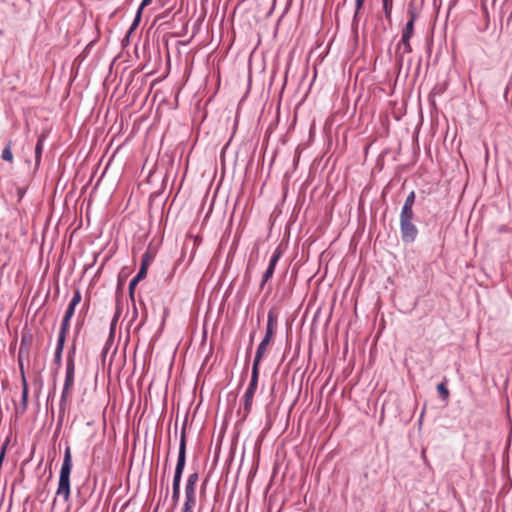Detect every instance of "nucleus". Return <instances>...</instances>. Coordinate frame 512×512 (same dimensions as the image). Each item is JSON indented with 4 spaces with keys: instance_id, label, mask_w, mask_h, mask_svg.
I'll list each match as a JSON object with an SVG mask.
<instances>
[{
    "instance_id": "f257e3e1",
    "label": "nucleus",
    "mask_w": 512,
    "mask_h": 512,
    "mask_svg": "<svg viewBox=\"0 0 512 512\" xmlns=\"http://www.w3.org/2000/svg\"><path fill=\"white\" fill-rule=\"evenodd\" d=\"M72 471V455L71 448L69 445L66 446L64 452L63 463L60 469L58 487L56 495L63 498L65 502L70 499L71 494V483L70 475Z\"/></svg>"
},
{
    "instance_id": "f03ea898",
    "label": "nucleus",
    "mask_w": 512,
    "mask_h": 512,
    "mask_svg": "<svg viewBox=\"0 0 512 512\" xmlns=\"http://www.w3.org/2000/svg\"><path fill=\"white\" fill-rule=\"evenodd\" d=\"M186 422H184L182 429H181V436H180V443H179V452H178V458L177 463L175 467L174 472V479L181 480L183 471L186 464Z\"/></svg>"
},
{
    "instance_id": "7ed1b4c3",
    "label": "nucleus",
    "mask_w": 512,
    "mask_h": 512,
    "mask_svg": "<svg viewBox=\"0 0 512 512\" xmlns=\"http://www.w3.org/2000/svg\"><path fill=\"white\" fill-rule=\"evenodd\" d=\"M75 355H76V346L73 344L68 353L66 359V373L64 385L66 387H72L74 385V377H75Z\"/></svg>"
},
{
    "instance_id": "20e7f679",
    "label": "nucleus",
    "mask_w": 512,
    "mask_h": 512,
    "mask_svg": "<svg viewBox=\"0 0 512 512\" xmlns=\"http://www.w3.org/2000/svg\"><path fill=\"white\" fill-rule=\"evenodd\" d=\"M400 233L403 243H413L418 236V229L413 221L400 220Z\"/></svg>"
},
{
    "instance_id": "39448f33",
    "label": "nucleus",
    "mask_w": 512,
    "mask_h": 512,
    "mask_svg": "<svg viewBox=\"0 0 512 512\" xmlns=\"http://www.w3.org/2000/svg\"><path fill=\"white\" fill-rule=\"evenodd\" d=\"M407 13L409 15V20L403 28L401 36V38H404L405 40L411 39L414 35V24L418 15L416 13L413 2L409 3Z\"/></svg>"
},
{
    "instance_id": "423d86ee",
    "label": "nucleus",
    "mask_w": 512,
    "mask_h": 512,
    "mask_svg": "<svg viewBox=\"0 0 512 512\" xmlns=\"http://www.w3.org/2000/svg\"><path fill=\"white\" fill-rule=\"evenodd\" d=\"M196 505V488L185 486V501L181 512H193Z\"/></svg>"
},
{
    "instance_id": "0eeeda50",
    "label": "nucleus",
    "mask_w": 512,
    "mask_h": 512,
    "mask_svg": "<svg viewBox=\"0 0 512 512\" xmlns=\"http://www.w3.org/2000/svg\"><path fill=\"white\" fill-rule=\"evenodd\" d=\"M277 325V315L273 309L269 310L267 315V325L264 339L271 341L273 339Z\"/></svg>"
},
{
    "instance_id": "6e6552de",
    "label": "nucleus",
    "mask_w": 512,
    "mask_h": 512,
    "mask_svg": "<svg viewBox=\"0 0 512 512\" xmlns=\"http://www.w3.org/2000/svg\"><path fill=\"white\" fill-rule=\"evenodd\" d=\"M71 390H72V387L63 386L61 398H60V402H59V413H58V419H59L60 423L63 421L66 407H67V402H68L70 394H71Z\"/></svg>"
},
{
    "instance_id": "1a4fd4ad",
    "label": "nucleus",
    "mask_w": 512,
    "mask_h": 512,
    "mask_svg": "<svg viewBox=\"0 0 512 512\" xmlns=\"http://www.w3.org/2000/svg\"><path fill=\"white\" fill-rule=\"evenodd\" d=\"M33 336L29 332H23L21 335V342L19 346L20 354L29 358L30 346L32 345Z\"/></svg>"
},
{
    "instance_id": "9d476101",
    "label": "nucleus",
    "mask_w": 512,
    "mask_h": 512,
    "mask_svg": "<svg viewBox=\"0 0 512 512\" xmlns=\"http://www.w3.org/2000/svg\"><path fill=\"white\" fill-rule=\"evenodd\" d=\"M75 308L76 307H74L72 305H68V307L66 309V312L64 314V317L62 319V323H61V327H60L59 333L67 335V332H68L69 327H70V320H71V318L74 315Z\"/></svg>"
},
{
    "instance_id": "9b49d317",
    "label": "nucleus",
    "mask_w": 512,
    "mask_h": 512,
    "mask_svg": "<svg viewBox=\"0 0 512 512\" xmlns=\"http://www.w3.org/2000/svg\"><path fill=\"white\" fill-rule=\"evenodd\" d=\"M65 341H66V334L59 333L58 339H57V345H56V349H55V353H54V363L57 365L61 364L62 352L64 349Z\"/></svg>"
},
{
    "instance_id": "f8f14e48",
    "label": "nucleus",
    "mask_w": 512,
    "mask_h": 512,
    "mask_svg": "<svg viewBox=\"0 0 512 512\" xmlns=\"http://www.w3.org/2000/svg\"><path fill=\"white\" fill-rule=\"evenodd\" d=\"M410 40L411 39H404V38H401V40L399 41L398 45H397V50H396V57L398 58V60L401 62L402 59H403V54L404 53H411L412 52V46L410 44Z\"/></svg>"
},
{
    "instance_id": "ddd939ff",
    "label": "nucleus",
    "mask_w": 512,
    "mask_h": 512,
    "mask_svg": "<svg viewBox=\"0 0 512 512\" xmlns=\"http://www.w3.org/2000/svg\"><path fill=\"white\" fill-rule=\"evenodd\" d=\"M271 341L269 340H266V339H262V341L259 343L258 347H257V350H256V353H255V358H254V361H253V365H256V366H260V362L267 350V347L268 345L270 344Z\"/></svg>"
},
{
    "instance_id": "4468645a",
    "label": "nucleus",
    "mask_w": 512,
    "mask_h": 512,
    "mask_svg": "<svg viewBox=\"0 0 512 512\" xmlns=\"http://www.w3.org/2000/svg\"><path fill=\"white\" fill-rule=\"evenodd\" d=\"M258 379H259V366L252 365L251 379H250V383H249L246 391H250L251 393L255 394V392L257 390V386H258Z\"/></svg>"
},
{
    "instance_id": "2eb2a0df",
    "label": "nucleus",
    "mask_w": 512,
    "mask_h": 512,
    "mask_svg": "<svg viewBox=\"0 0 512 512\" xmlns=\"http://www.w3.org/2000/svg\"><path fill=\"white\" fill-rule=\"evenodd\" d=\"M22 383V394H21V402H20V409L21 413H24L27 408V402H28V383L26 380V376L23 375V380H21Z\"/></svg>"
},
{
    "instance_id": "dca6fc26",
    "label": "nucleus",
    "mask_w": 512,
    "mask_h": 512,
    "mask_svg": "<svg viewBox=\"0 0 512 512\" xmlns=\"http://www.w3.org/2000/svg\"><path fill=\"white\" fill-rule=\"evenodd\" d=\"M180 485H181V480H177V479L173 478V483H172V506H173V508H175L179 503Z\"/></svg>"
},
{
    "instance_id": "f3484780",
    "label": "nucleus",
    "mask_w": 512,
    "mask_h": 512,
    "mask_svg": "<svg viewBox=\"0 0 512 512\" xmlns=\"http://www.w3.org/2000/svg\"><path fill=\"white\" fill-rule=\"evenodd\" d=\"M437 392L442 401L447 402L450 397L449 389L447 388V380L444 378V381L440 382L437 385Z\"/></svg>"
},
{
    "instance_id": "a211bd4d",
    "label": "nucleus",
    "mask_w": 512,
    "mask_h": 512,
    "mask_svg": "<svg viewBox=\"0 0 512 512\" xmlns=\"http://www.w3.org/2000/svg\"><path fill=\"white\" fill-rule=\"evenodd\" d=\"M44 140H45V135L41 134L38 137V140H37V143L35 146V163L37 166L40 164V161H41Z\"/></svg>"
},
{
    "instance_id": "6ab92c4d",
    "label": "nucleus",
    "mask_w": 512,
    "mask_h": 512,
    "mask_svg": "<svg viewBox=\"0 0 512 512\" xmlns=\"http://www.w3.org/2000/svg\"><path fill=\"white\" fill-rule=\"evenodd\" d=\"M254 395L255 394L250 391H246L244 394V418H246L251 411Z\"/></svg>"
},
{
    "instance_id": "aec40b11",
    "label": "nucleus",
    "mask_w": 512,
    "mask_h": 512,
    "mask_svg": "<svg viewBox=\"0 0 512 512\" xmlns=\"http://www.w3.org/2000/svg\"><path fill=\"white\" fill-rule=\"evenodd\" d=\"M382 5H383V11L385 14V18L391 24L393 0H382Z\"/></svg>"
},
{
    "instance_id": "412c9836",
    "label": "nucleus",
    "mask_w": 512,
    "mask_h": 512,
    "mask_svg": "<svg viewBox=\"0 0 512 512\" xmlns=\"http://www.w3.org/2000/svg\"><path fill=\"white\" fill-rule=\"evenodd\" d=\"M1 158L6 162H13L12 141L9 140L2 151Z\"/></svg>"
},
{
    "instance_id": "4be33fe9",
    "label": "nucleus",
    "mask_w": 512,
    "mask_h": 512,
    "mask_svg": "<svg viewBox=\"0 0 512 512\" xmlns=\"http://www.w3.org/2000/svg\"><path fill=\"white\" fill-rule=\"evenodd\" d=\"M274 271L275 268H273L272 266L267 267L262 276V280L259 286L260 290L264 289L266 283L273 277Z\"/></svg>"
},
{
    "instance_id": "5701e85b",
    "label": "nucleus",
    "mask_w": 512,
    "mask_h": 512,
    "mask_svg": "<svg viewBox=\"0 0 512 512\" xmlns=\"http://www.w3.org/2000/svg\"><path fill=\"white\" fill-rule=\"evenodd\" d=\"M400 220L413 221L414 211L413 208L402 207L400 212Z\"/></svg>"
},
{
    "instance_id": "b1692460",
    "label": "nucleus",
    "mask_w": 512,
    "mask_h": 512,
    "mask_svg": "<svg viewBox=\"0 0 512 512\" xmlns=\"http://www.w3.org/2000/svg\"><path fill=\"white\" fill-rule=\"evenodd\" d=\"M282 253H283L282 249L278 246L275 249L273 255L271 256L268 266H272L273 268H275L277 263H278V261H279V259L282 256Z\"/></svg>"
},
{
    "instance_id": "393cba45",
    "label": "nucleus",
    "mask_w": 512,
    "mask_h": 512,
    "mask_svg": "<svg viewBox=\"0 0 512 512\" xmlns=\"http://www.w3.org/2000/svg\"><path fill=\"white\" fill-rule=\"evenodd\" d=\"M198 479H199V474L198 472H194V473H191L188 478H187V481H186V484L185 486H188L189 488H192V487H195L196 488V484L198 482Z\"/></svg>"
},
{
    "instance_id": "a878e982",
    "label": "nucleus",
    "mask_w": 512,
    "mask_h": 512,
    "mask_svg": "<svg viewBox=\"0 0 512 512\" xmlns=\"http://www.w3.org/2000/svg\"><path fill=\"white\" fill-rule=\"evenodd\" d=\"M416 194L415 191H411L405 199L403 207L413 208L415 204Z\"/></svg>"
},
{
    "instance_id": "bb28decb",
    "label": "nucleus",
    "mask_w": 512,
    "mask_h": 512,
    "mask_svg": "<svg viewBox=\"0 0 512 512\" xmlns=\"http://www.w3.org/2000/svg\"><path fill=\"white\" fill-rule=\"evenodd\" d=\"M141 16H142V11L140 10H137V13L135 15V18L130 26V29H129V32H128V35H130L139 25L140 23V20H141Z\"/></svg>"
},
{
    "instance_id": "cd10ccee",
    "label": "nucleus",
    "mask_w": 512,
    "mask_h": 512,
    "mask_svg": "<svg viewBox=\"0 0 512 512\" xmlns=\"http://www.w3.org/2000/svg\"><path fill=\"white\" fill-rule=\"evenodd\" d=\"M155 253L151 250L150 247L145 251V253L142 255V261H145L147 263H151V261L154 259Z\"/></svg>"
},
{
    "instance_id": "c85d7f7f",
    "label": "nucleus",
    "mask_w": 512,
    "mask_h": 512,
    "mask_svg": "<svg viewBox=\"0 0 512 512\" xmlns=\"http://www.w3.org/2000/svg\"><path fill=\"white\" fill-rule=\"evenodd\" d=\"M80 301H81V292L79 289H76L74 291L73 297H72L69 305L76 307L80 303Z\"/></svg>"
},
{
    "instance_id": "c756f323",
    "label": "nucleus",
    "mask_w": 512,
    "mask_h": 512,
    "mask_svg": "<svg viewBox=\"0 0 512 512\" xmlns=\"http://www.w3.org/2000/svg\"><path fill=\"white\" fill-rule=\"evenodd\" d=\"M364 2H365V0H355V13H354V17H353L354 21H356L358 15H359V12L363 8Z\"/></svg>"
},
{
    "instance_id": "7c9ffc66",
    "label": "nucleus",
    "mask_w": 512,
    "mask_h": 512,
    "mask_svg": "<svg viewBox=\"0 0 512 512\" xmlns=\"http://www.w3.org/2000/svg\"><path fill=\"white\" fill-rule=\"evenodd\" d=\"M24 358H26V356L25 355H21L20 354V350H19L18 351V365H19L21 380H23V375H25L24 363H23Z\"/></svg>"
},
{
    "instance_id": "2f4dec72",
    "label": "nucleus",
    "mask_w": 512,
    "mask_h": 512,
    "mask_svg": "<svg viewBox=\"0 0 512 512\" xmlns=\"http://www.w3.org/2000/svg\"><path fill=\"white\" fill-rule=\"evenodd\" d=\"M140 281H141V280H137V278H136V277H134V278L130 281V283H129V288H128V289H129V293H131V294H132L133 292H135V288H136L137 284H138Z\"/></svg>"
},
{
    "instance_id": "473e14b6",
    "label": "nucleus",
    "mask_w": 512,
    "mask_h": 512,
    "mask_svg": "<svg viewBox=\"0 0 512 512\" xmlns=\"http://www.w3.org/2000/svg\"><path fill=\"white\" fill-rule=\"evenodd\" d=\"M129 298L130 300L132 301V304H133V319H135L138 315V312H137V308H136V305H135V292H133L132 294L129 293Z\"/></svg>"
},
{
    "instance_id": "72a5a7b5",
    "label": "nucleus",
    "mask_w": 512,
    "mask_h": 512,
    "mask_svg": "<svg viewBox=\"0 0 512 512\" xmlns=\"http://www.w3.org/2000/svg\"><path fill=\"white\" fill-rule=\"evenodd\" d=\"M16 192H17V196H18V202H20L26 193V188L17 187Z\"/></svg>"
},
{
    "instance_id": "f704fd0d",
    "label": "nucleus",
    "mask_w": 512,
    "mask_h": 512,
    "mask_svg": "<svg viewBox=\"0 0 512 512\" xmlns=\"http://www.w3.org/2000/svg\"><path fill=\"white\" fill-rule=\"evenodd\" d=\"M146 275L147 270L140 267L135 277L137 278V280H143L146 277Z\"/></svg>"
},
{
    "instance_id": "c9c22d12",
    "label": "nucleus",
    "mask_w": 512,
    "mask_h": 512,
    "mask_svg": "<svg viewBox=\"0 0 512 512\" xmlns=\"http://www.w3.org/2000/svg\"><path fill=\"white\" fill-rule=\"evenodd\" d=\"M151 1L152 0H142L138 10L142 11L144 7H146V6L151 4Z\"/></svg>"
},
{
    "instance_id": "e433bc0d",
    "label": "nucleus",
    "mask_w": 512,
    "mask_h": 512,
    "mask_svg": "<svg viewBox=\"0 0 512 512\" xmlns=\"http://www.w3.org/2000/svg\"><path fill=\"white\" fill-rule=\"evenodd\" d=\"M120 314H121V307H120V305L118 304V305H117L116 312H115V315H114L113 319H116V321H118V319H119V317H120Z\"/></svg>"
},
{
    "instance_id": "4c0bfd02",
    "label": "nucleus",
    "mask_w": 512,
    "mask_h": 512,
    "mask_svg": "<svg viewBox=\"0 0 512 512\" xmlns=\"http://www.w3.org/2000/svg\"><path fill=\"white\" fill-rule=\"evenodd\" d=\"M120 314H121V307H120V305L118 304V305H117L116 312H115V315H114L113 319H116V321H118V319H119V317H120Z\"/></svg>"
},
{
    "instance_id": "58836bf2",
    "label": "nucleus",
    "mask_w": 512,
    "mask_h": 512,
    "mask_svg": "<svg viewBox=\"0 0 512 512\" xmlns=\"http://www.w3.org/2000/svg\"><path fill=\"white\" fill-rule=\"evenodd\" d=\"M116 323H117L116 319H112L111 325H110V332H111V334L114 333V330H115V327H116Z\"/></svg>"
},
{
    "instance_id": "ea45409f",
    "label": "nucleus",
    "mask_w": 512,
    "mask_h": 512,
    "mask_svg": "<svg viewBox=\"0 0 512 512\" xmlns=\"http://www.w3.org/2000/svg\"><path fill=\"white\" fill-rule=\"evenodd\" d=\"M149 265H150V263H147V262L141 260V265H140L141 268L146 269L148 271Z\"/></svg>"
},
{
    "instance_id": "a19ab883",
    "label": "nucleus",
    "mask_w": 512,
    "mask_h": 512,
    "mask_svg": "<svg viewBox=\"0 0 512 512\" xmlns=\"http://www.w3.org/2000/svg\"><path fill=\"white\" fill-rule=\"evenodd\" d=\"M422 458L424 461H426V450L425 449L422 450Z\"/></svg>"
},
{
    "instance_id": "79ce46f5",
    "label": "nucleus",
    "mask_w": 512,
    "mask_h": 512,
    "mask_svg": "<svg viewBox=\"0 0 512 512\" xmlns=\"http://www.w3.org/2000/svg\"><path fill=\"white\" fill-rule=\"evenodd\" d=\"M254 334H255V332H253V333L250 335V346H251V345H252V343H253Z\"/></svg>"
},
{
    "instance_id": "37998d69",
    "label": "nucleus",
    "mask_w": 512,
    "mask_h": 512,
    "mask_svg": "<svg viewBox=\"0 0 512 512\" xmlns=\"http://www.w3.org/2000/svg\"><path fill=\"white\" fill-rule=\"evenodd\" d=\"M157 509H158V508H156V509L154 510V512H157Z\"/></svg>"
}]
</instances>
